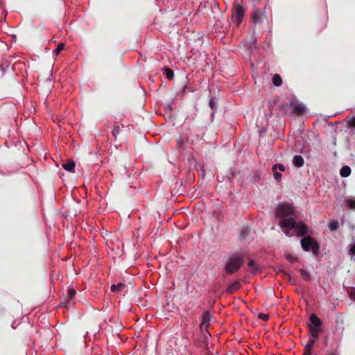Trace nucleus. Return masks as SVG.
<instances>
[{
  "mask_svg": "<svg viewBox=\"0 0 355 355\" xmlns=\"http://www.w3.org/2000/svg\"><path fill=\"white\" fill-rule=\"evenodd\" d=\"M309 320L311 324H309V326H313V327L321 328L322 322L315 313L311 314Z\"/></svg>",
  "mask_w": 355,
  "mask_h": 355,
  "instance_id": "0eeeda50",
  "label": "nucleus"
},
{
  "mask_svg": "<svg viewBox=\"0 0 355 355\" xmlns=\"http://www.w3.org/2000/svg\"><path fill=\"white\" fill-rule=\"evenodd\" d=\"M295 227L297 228L298 236H303L307 234L308 227L306 225L300 223L297 226L296 225L294 228Z\"/></svg>",
  "mask_w": 355,
  "mask_h": 355,
  "instance_id": "1a4fd4ad",
  "label": "nucleus"
},
{
  "mask_svg": "<svg viewBox=\"0 0 355 355\" xmlns=\"http://www.w3.org/2000/svg\"><path fill=\"white\" fill-rule=\"evenodd\" d=\"M292 106V113L300 116L302 115L306 111V107L303 103L291 104Z\"/></svg>",
  "mask_w": 355,
  "mask_h": 355,
  "instance_id": "423d86ee",
  "label": "nucleus"
},
{
  "mask_svg": "<svg viewBox=\"0 0 355 355\" xmlns=\"http://www.w3.org/2000/svg\"><path fill=\"white\" fill-rule=\"evenodd\" d=\"M351 173V168L348 166H345L341 168L340 174L341 177L346 178L348 177Z\"/></svg>",
  "mask_w": 355,
  "mask_h": 355,
  "instance_id": "2eb2a0df",
  "label": "nucleus"
},
{
  "mask_svg": "<svg viewBox=\"0 0 355 355\" xmlns=\"http://www.w3.org/2000/svg\"><path fill=\"white\" fill-rule=\"evenodd\" d=\"M245 8L239 3H234L232 10V20L236 23L239 26L245 16Z\"/></svg>",
  "mask_w": 355,
  "mask_h": 355,
  "instance_id": "20e7f679",
  "label": "nucleus"
},
{
  "mask_svg": "<svg viewBox=\"0 0 355 355\" xmlns=\"http://www.w3.org/2000/svg\"><path fill=\"white\" fill-rule=\"evenodd\" d=\"M245 261V256L242 253H234L228 257L224 270L227 274L237 272Z\"/></svg>",
  "mask_w": 355,
  "mask_h": 355,
  "instance_id": "f03ea898",
  "label": "nucleus"
},
{
  "mask_svg": "<svg viewBox=\"0 0 355 355\" xmlns=\"http://www.w3.org/2000/svg\"><path fill=\"white\" fill-rule=\"evenodd\" d=\"M211 315L208 311H206L202 315V320L200 324V328L202 329L204 327H207L210 321Z\"/></svg>",
  "mask_w": 355,
  "mask_h": 355,
  "instance_id": "9d476101",
  "label": "nucleus"
},
{
  "mask_svg": "<svg viewBox=\"0 0 355 355\" xmlns=\"http://www.w3.org/2000/svg\"><path fill=\"white\" fill-rule=\"evenodd\" d=\"M309 330L311 336L315 339H317L322 331V328L313 327V326H309Z\"/></svg>",
  "mask_w": 355,
  "mask_h": 355,
  "instance_id": "9b49d317",
  "label": "nucleus"
},
{
  "mask_svg": "<svg viewBox=\"0 0 355 355\" xmlns=\"http://www.w3.org/2000/svg\"><path fill=\"white\" fill-rule=\"evenodd\" d=\"M119 132V127L114 128L113 130H112V135L114 136H116L118 133Z\"/></svg>",
  "mask_w": 355,
  "mask_h": 355,
  "instance_id": "72a5a7b5",
  "label": "nucleus"
},
{
  "mask_svg": "<svg viewBox=\"0 0 355 355\" xmlns=\"http://www.w3.org/2000/svg\"><path fill=\"white\" fill-rule=\"evenodd\" d=\"M267 20L265 12L259 8H254L251 14V21L254 25L261 24Z\"/></svg>",
  "mask_w": 355,
  "mask_h": 355,
  "instance_id": "39448f33",
  "label": "nucleus"
},
{
  "mask_svg": "<svg viewBox=\"0 0 355 355\" xmlns=\"http://www.w3.org/2000/svg\"><path fill=\"white\" fill-rule=\"evenodd\" d=\"M286 259L290 262H293L297 260L296 258L293 257L291 254H287L286 256Z\"/></svg>",
  "mask_w": 355,
  "mask_h": 355,
  "instance_id": "2f4dec72",
  "label": "nucleus"
},
{
  "mask_svg": "<svg viewBox=\"0 0 355 355\" xmlns=\"http://www.w3.org/2000/svg\"><path fill=\"white\" fill-rule=\"evenodd\" d=\"M125 284H123V283H119L117 285H112L111 286V291H113V292H115V291H121L123 288Z\"/></svg>",
  "mask_w": 355,
  "mask_h": 355,
  "instance_id": "412c9836",
  "label": "nucleus"
},
{
  "mask_svg": "<svg viewBox=\"0 0 355 355\" xmlns=\"http://www.w3.org/2000/svg\"><path fill=\"white\" fill-rule=\"evenodd\" d=\"M248 234V230L247 228H242L239 236L241 239H245Z\"/></svg>",
  "mask_w": 355,
  "mask_h": 355,
  "instance_id": "bb28decb",
  "label": "nucleus"
},
{
  "mask_svg": "<svg viewBox=\"0 0 355 355\" xmlns=\"http://www.w3.org/2000/svg\"><path fill=\"white\" fill-rule=\"evenodd\" d=\"M209 107L211 108V110H214L216 105L212 99H211L209 101Z\"/></svg>",
  "mask_w": 355,
  "mask_h": 355,
  "instance_id": "473e14b6",
  "label": "nucleus"
},
{
  "mask_svg": "<svg viewBox=\"0 0 355 355\" xmlns=\"http://www.w3.org/2000/svg\"><path fill=\"white\" fill-rule=\"evenodd\" d=\"M293 164L295 166L300 168V167H302L304 165V159H303V157L302 156H300V155H295L293 157Z\"/></svg>",
  "mask_w": 355,
  "mask_h": 355,
  "instance_id": "4468645a",
  "label": "nucleus"
},
{
  "mask_svg": "<svg viewBox=\"0 0 355 355\" xmlns=\"http://www.w3.org/2000/svg\"><path fill=\"white\" fill-rule=\"evenodd\" d=\"M273 171V175L274 178L276 181L279 182L282 180V174L279 172H277V171Z\"/></svg>",
  "mask_w": 355,
  "mask_h": 355,
  "instance_id": "cd10ccee",
  "label": "nucleus"
},
{
  "mask_svg": "<svg viewBox=\"0 0 355 355\" xmlns=\"http://www.w3.org/2000/svg\"><path fill=\"white\" fill-rule=\"evenodd\" d=\"M241 286L240 283L238 281L234 282L227 288L226 292L228 293H233Z\"/></svg>",
  "mask_w": 355,
  "mask_h": 355,
  "instance_id": "ddd939ff",
  "label": "nucleus"
},
{
  "mask_svg": "<svg viewBox=\"0 0 355 355\" xmlns=\"http://www.w3.org/2000/svg\"><path fill=\"white\" fill-rule=\"evenodd\" d=\"M349 254L355 255V243L351 245L350 249H349Z\"/></svg>",
  "mask_w": 355,
  "mask_h": 355,
  "instance_id": "7c9ffc66",
  "label": "nucleus"
},
{
  "mask_svg": "<svg viewBox=\"0 0 355 355\" xmlns=\"http://www.w3.org/2000/svg\"><path fill=\"white\" fill-rule=\"evenodd\" d=\"M348 293H349V295L350 297L352 300H355V288H351L349 290Z\"/></svg>",
  "mask_w": 355,
  "mask_h": 355,
  "instance_id": "c756f323",
  "label": "nucleus"
},
{
  "mask_svg": "<svg viewBox=\"0 0 355 355\" xmlns=\"http://www.w3.org/2000/svg\"><path fill=\"white\" fill-rule=\"evenodd\" d=\"M299 271L301 274L302 278L304 281L309 282L311 280V275L308 271H306V270H304V269H300Z\"/></svg>",
  "mask_w": 355,
  "mask_h": 355,
  "instance_id": "dca6fc26",
  "label": "nucleus"
},
{
  "mask_svg": "<svg viewBox=\"0 0 355 355\" xmlns=\"http://www.w3.org/2000/svg\"><path fill=\"white\" fill-rule=\"evenodd\" d=\"M161 71H162L164 72V74L166 76V77L168 80H173V78L174 77V72L171 69H170L167 67H164L161 69Z\"/></svg>",
  "mask_w": 355,
  "mask_h": 355,
  "instance_id": "f8f14e48",
  "label": "nucleus"
},
{
  "mask_svg": "<svg viewBox=\"0 0 355 355\" xmlns=\"http://www.w3.org/2000/svg\"><path fill=\"white\" fill-rule=\"evenodd\" d=\"M339 223L337 220H331L329 223V229L331 231L336 230L338 228Z\"/></svg>",
  "mask_w": 355,
  "mask_h": 355,
  "instance_id": "aec40b11",
  "label": "nucleus"
},
{
  "mask_svg": "<svg viewBox=\"0 0 355 355\" xmlns=\"http://www.w3.org/2000/svg\"><path fill=\"white\" fill-rule=\"evenodd\" d=\"M258 318L263 321H267L269 319V315L263 313H260L258 315Z\"/></svg>",
  "mask_w": 355,
  "mask_h": 355,
  "instance_id": "c85d7f7f",
  "label": "nucleus"
},
{
  "mask_svg": "<svg viewBox=\"0 0 355 355\" xmlns=\"http://www.w3.org/2000/svg\"><path fill=\"white\" fill-rule=\"evenodd\" d=\"M294 214L293 207L287 203L279 204L277 208L276 216L280 218L279 226L284 230L286 235L289 236L290 231L296 225L293 218H285Z\"/></svg>",
  "mask_w": 355,
  "mask_h": 355,
  "instance_id": "f257e3e1",
  "label": "nucleus"
},
{
  "mask_svg": "<svg viewBox=\"0 0 355 355\" xmlns=\"http://www.w3.org/2000/svg\"><path fill=\"white\" fill-rule=\"evenodd\" d=\"M346 206L350 209H355V200L352 198H346L345 200Z\"/></svg>",
  "mask_w": 355,
  "mask_h": 355,
  "instance_id": "a211bd4d",
  "label": "nucleus"
},
{
  "mask_svg": "<svg viewBox=\"0 0 355 355\" xmlns=\"http://www.w3.org/2000/svg\"><path fill=\"white\" fill-rule=\"evenodd\" d=\"M272 171H277L279 169L280 171H285V166L282 164H277L272 166Z\"/></svg>",
  "mask_w": 355,
  "mask_h": 355,
  "instance_id": "a878e982",
  "label": "nucleus"
},
{
  "mask_svg": "<svg viewBox=\"0 0 355 355\" xmlns=\"http://www.w3.org/2000/svg\"><path fill=\"white\" fill-rule=\"evenodd\" d=\"M75 162L73 161H70L68 163L63 165V168L64 170L71 172L74 169Z\"/></svg>",
  "mask_w": 355,
  "mask_h": 355,
  "instance_id": "6ab92c4d",
  "label": "nucleus"
},
{
  "mask_svg": "<svg viewBox=\"0 0 355 355\" xmlns=\"http://www.w3.org/2000/svg\"><path fill=\"white\" fill-rule=\"evenodd\" d=\"M301 245L302 249L306 252L311 250L313 255L315 256L319 254V244L315 239L310 236H307L302 239Z\"/></svg>",
  "mask_w": 355,
  "mask_h": 355,
  "instance_id": "7ed1b4c3",
  "label": "nucleus"
},
{
  "mask_svg": "<svg viewBox=\"0 0 355 355\" xmlns=\"http://www.w3.org/2000/svg\"><path fill=\"white\" fill-rule=\"evenodd\" d=\"M64 44L60 43L58 45L56 49L53 51V54L56 56L58 55L60 53V52L64 49Z\"/></svg>",
  "mask_w": 355,
  "mask_h": 355,
  "instance_id": "5701e85b",
  "label": "nucleus"
},
{
  "mask_svg": "<svg viewBox=\"0 0 355 355\" xmlns=\"http://www.w3.org/2000/svg\"><path fill=\"white\" fill-rule=\"evenodd\" d=\"M327 355H337L336 352H331L327 354Z\"/></svg>",
  "mask_w": 355,
  "mask_h": 355,
  "instance_id": "f704fd0d",
  "label": "nucleus"
},
{
  "mask_svg": "<svg viewBox=\"0 0 355 355\" xmlns=\"http://www.w3.org/2000/svg\"><path fill=\"white\" fill-rule=\"evenodd\" d=\"M315 338L309 339L307 344L304 346L303 355H311L312 349L315 343Z\"/></svg>",
  "mask_w": 355,
  "mask_h": 355,
  "instance_id": "6e6552de",
  "label": "nucleus"
},
{
  "mask_svg": "<svg viewBox=\"0 0 355 355\" xmlns=\"http://www.w3.org/2000/svg\"><path fill=\"white\" fill-rule=\"evenodd\" d=\"M76 292V290L73 288H69L67 291V296L69 300H72L75 296Z\"/></svg>",
  "mask_w": 355,
  "mask_h": 355,
  "instance_id": "b1692460",
  "label": "nucleus"
},
{
  "mask_svg": "<svg viewBox=\"0 0 355 355\" xmlns=\"http://www.w3.org/2000/svg\"><path fill=\"white\" fill-rule=\"evenodd\" d=\"M272 83L276 87H279L282 84V79L279 74H275L273 76Z\"/></svg>",
  "mask_w": 355,
  "mask_h": 355,
  "instance_id": "f3484780",
  "label": "nucleus"
},
{
  "mask_svg": "<svg viewBox=\"0 0 355 355\" xmlns=\"http://www.w3.org/2000/svg\"><path fill=\"white\" fill-rule=\"evenodd\" d=\"M346 121L348 123V126L349 127H350V128L351 127L355 128V116L352 117V118H349V116H347L346 118Z\"/></svg>",
  "mask_w": 355,
  "mask_h": 355,
  "instance_id": "393cba45",
  "label": "nucleus"
},
{
  "mask_svg": "<svg viewBox=\"0 0 355 355\" xmlns=\"http://www.w3.org/2000/svg\"><path fill=\"white\" fill-rule=\"evenodd\" d=\"M248 266L251 268V272L256 273L257 271V267L255 266V261L254 260H250L248 263Z\"/></svg>",
  "mask_w": 355,
  "mask_h": 355,
  "instance_id": "4be33fe9",
  "label": "nucleus"
}]
</instances>
